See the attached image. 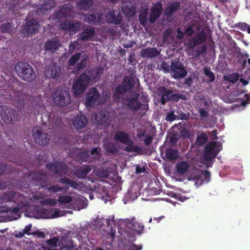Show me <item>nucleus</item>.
Here are the masks:
<instances>
[{
  "mask_svg": "<svg viewBox=\"0 0 250 250\" xmlns=\"http://www.w3.org/2000/svg\"><path fill=\"white\" fill-rule=\"evenodd\" d=\"M92 71L85 70L74 82L72 90L75 96H78L83 93L91 80Z\"/></svg>",
  "mask_w": 250,
  "mask_h": 250,
  "instance_id": "f257e3e1",
  "label": "nucleus"
},
{
  "mask_svg": "<svg viewBox=\"0 0 250 250\" xmlns=\"http://www.w3.org/2000/svg\"><path fill=\"white\" fill-rule=\"evenodd\" d=\"M16 73L22 80L31 82L36 77L35 71L30 64L25 62H19L14 67Z\"/></svg>",
  "mask_w": 250,
  "mask_h": 250,
  "instance_id": "f03ea898",
  "label": "nucleus"
},
{
  "mask_svg": "<svg viewBox=\"0 0 250 250\" xmlns=\"http://www.w3.org/2000/svg\"><path fill=\"white\" fill-rule=\"evenodd\" d=\"M53 103L56 105L64 107L71 103V97L69 91L62 88H58L52 95Z\"/></svg>",
  "mask_w": 250,
  "mask_h": 250,
  "instance_id": "7ed1b4c3",
  "label": "nucleus"
},
{
  "mask_svg": "<svg viewBox=\"0 0 250 250\" xmlns=\"http://www.w3.org/2000/svg\"><path fill=\"white\" fill-rule=\"evenodd\" d=\"M221 144L216 141H211L205 146L204 158L207 161H211L218 154L221 150Z\"/></svg>",
  "mask_w": 250,
  "mask_h": 250,
  "instance_id": "20e7f679",
  "label": "nucleus"
},
{
  "mask_svg": "<svg viewBox=\"0 0 250 250\" xmlns=\"http://www.w3.org/2000/svg\"><path fill=\"white\" fill-rule=\"evenodd\" d=\"M170 68V73L172 74V77L175 79L184 78L188 74L184 64L179 59H176L171 61Z\"/></svg>",
  "mask_w": 250,
  "mask_h": 250,
  "instance_id": "39448f33",
  "label": "nucleus"
},
{
  "mask_svg": "<svg viewBox=\"0 0 250 250\" xmlns=\"http://www.w3.org/2000/svg\"><path fill=\"white\" fill-rule=\"evenodd\" d=\"M139 97V94L136 92H133L130 95H126L123 98L121 103L125 106L133 110L137 111L139 110L142 106V104L138 102Z\"/></svg>",
  "mask_w": 250,
  "mask_h": 250,
  "instance_id": "423d86ee",
  "label": "nucleus"
},
{
  "mask_svg": "<svg viewBox=\"0 0 250 250\" xmlns=\"http://www.w3.org/2000/svg\"><path fill=\"white\" fill-rule=\"evenodd\" d=\"M48 178L46 173L41 171H35L32 174L30 180V184L33 186H39L40 188H46L48 185Z\"/></svg>",
  "mask_w": 250,
  "mask_h": 250,
  "instance_id": "0eeeda50",
  "label": "nucleus"
},
{
  "mask_svg": "<svg viewBox=\"0 0 250 250\" xmlns=\"http://www.w3.org/2000/svg\"><path fill=\"white\" fill-rule=\"evenodd\" d=\"M33 139L35 142L40 146H45L48 144L50 135L43 131L41 126H35L32 130Z\"/></svg>",
  "mask_w": 250,
  "mask_h": 250,
  "instance_id": "6e6552de",
  "label": "nucleus"
},
{
  "mask_svg": "<svg viewBox=\"0 0 250 250\" xmlns=\"http://www.w3.org/2000/svg\"><path fill=\"white\" fill-rule=\"evenodd\" d=\"M82 25L78 20H65L60 23V27L64 31L75 34L82 29Z\"/></svg>",
  "mask_w": 250,
  "mask_h": 250,
  "instance_id": "1a4fd4ad",
  "label": "nucleus"
},
{
  "mask_svg": "<svg viewBox=\"0 0 250 250\" xmlns=\"http://www.w3.org/2000/svg\"><path fill=\"white\" fill-rule=\"evenodd\" d=\"M16 112L11 107L5 105L0 106V116L6 123L12 124L17 119Z\"/></svg>",
  "mask_w": 250,
  "mask_h": 250,
  "instance_id": "9d476101",
  "label": "nucleus"
},
{
  "mask_svg": "<svg viewBox=\"0 0 250 250\" xmlns=\"http://www.w3.org/2000/svg\"><path fill=\"white\" fill-rule=\"evenodd\" d=\"M100 96V93L97 89L96 87H92L85 95V104L86 106L93 107L99 99Z\"/></svg>",
  "mask_w": 250,
  "mask_h": 250,
  "instance_id": "9b49d317",
  "label": "nucleus"
},
{
  "mask_svg": "<svg viewBox=\"0 0 250 250\" xmlns=\"http://www.w3.org/2000/svg\"><path fill=\"white\" fill-rule=\"evenodd\" d=\"M46 168L60 176L65 173L67 170L66 165L59 161L46 164Z\"/></svg>",
  "mask_w": 250,
  "mask_h": 250,
  "instance_id": "f8f14e48",
  "label": "nucleus"
},
{
  "mask_svg": "<svg viewBox=\"0 0 250 250\" xmlns=\"http://www.w3.org/2000/svg\"><path fill=\"white\" fill-rule=\"evenodd\" d=\"M24 197L23 194L11 190L2 193L0 196L1 200L5 202L10 201L15 202H17V201L21 202V200L24 199Z\"/></svg>",
  "mask_w": 250,
  "mask_h": 250,
  "instance_id": "ddd939ff",
  "label": "nucleus"
},
{
  "mask_svg": "<svg viewBox=\"0 0 250 250\" xmlns=\"http://www.w3.org/2000/svg\"><path fill=\"white\" fill-rule=\"evenodd\" d=\"M163 11V4L161 2L155 3L151 8L149 16V21L153 23L160 17Z\"/></svg>",
  "mask_w": 250,
  "mask_h": 250,
  "instance_id": "4468645a",
  "label": "nucleus"
},
{
  "mask_svg": "<svg viewBox=\"0 0 250 250\" xmlns=\"http://www.w3.org/2000/svg\"><path fill=\"white\" fill-rule=\"evenodd\" d=\"M106 21L109 23L119 25L122 21V16L118 10H109L105 15Z\"/></svg>",
  "mask_w": 250,
  "mask_h": 250,
  "instance_id": "2eb2a0df",
  "label": "nucleus"
},
{
  "mask_svg": "<svg viewBox=\"0 0 250 250\" xmlns=\"http://www.w3.org/2000/svg\"><path fill=\"white\" fill-rule=\"evenodd\" d=\"M95 28L92 26H88L80 34L78 39L82 42L93 41L95 37Z\"/></svg>",
  "mask_w": 250,
  "mask_h": 250,
  "instance_id": "dca6fc26",
  "label": "nucleus"
},
{
  "mask_svg": "<svg viewBox=\"0 0 250 250\" xmlns=\"http://www.w3.org/2000/svg\"><path fill=\"white\" fill-rule=\"evenodd\" d=\"M158 92L161 95L160 102L162 105H165L167 101L172 100L173 96L172 90L167 89L166 87L162 86L159 87Z\"/></svg>",
  "mask_w": 250,
  "mask_h": 250,
  "instance_id": "f3484780",
  "label": "nucleus"
},
{
  "mask_svg": "<svg viewBox=\"0 0 250 250\" xmlns=\"http://www.w3.org/2000/svg\"><path fill=\"white\" fill-rule=\"evenodd\" d=\"M61 67L55 63H52L45 69V73L47 77L52 79L59 77L61 74Z\"/></svg>",
  "mask_w": 250,
  "mask_h": 250,
  "instance_id": "a211bd4d",
  "label": "nucleus"
},
{
  "mask_svg": "<svg viewBox=\"0 0 250 250\" xmlns=\"http://www.w3.org/2000/svg\"><path fill=\"white\" fill-rule=\"evenodd\" d=\"M39 28V24L35 19L27 21L24 26V29L28 36L32 35L37 33Z\"/></svg>",
  "mask_w": 250,
  "mask_h": 250,
  "instance_id": "6ab92c4d",
  "label": "nucleus"
},
{
  "mask_svg": "<svg viewBox=\"0 0 250 250\" xmlns=\"http://www.w3.org/2000/svg\"><path fill=\"white\" fill-rule=\"evenodd\" d=\"M73 13V7L66 5H63L60 9L56 13V18L59 20L71 17Z\"/></svg>",
  "mask_w": 250,
  "mask_h": 250,
  "instance_id": "aec40b11",
  "label": "nucleus"
},
{
  "mask_svg": "<svg viewBox=\"0 0 250 250\" xmlns=\"http://www.w3.org/2000/svg\"><path fill=\"white\" fill-rule=\"evenodd\" d=\"M113 139L117 143H122L125 145L130 139L129 134L122 130H117L114 135Z\"/></svg>",
  "mask_w": 250,
  "mask_h": 250,
  "instance_id": "412c9836",
  "label": "nucleus"
},
{
  "mask_svg": "<svg viewBox=\"0 0 250 250\" xmlns=\"http://www.w3.org/2000/svg\"><path fill=\"white\" fill-rule=\"evenodd\" d=\"M61 46V43L58 40H49L45 42L44 48L46 51L54 53Z\"/></svg>",
  "mask_w": 250,
  "mask_h": 250,
  "instance_id": "4be33fe9",
  "label": "nucleus"
},
{
  "mask_svg": "<svg viewBox=\"0 0 250 250\" xmlns=\"http://www.w3.org/2000/svg\"><path fill=\"white\" fill-rule=\"evenodd\" d=\"M60 250H72L74 246L73 241L67 237H61L58 242Z\"/></svg>",
  "mask_w": 250,
  "mask_h": 250,
  "instance_id": "5701e85b",
  "label": "nucleus"
},
{
  "mask_svg": "<svg viewBox=\"0 0 250 250\" xmlns=\"http://www.w3.org/2000/svg\"><path fill=\"white\" fill-rule=\"evenodd\" d=\"M180 7V3L178 1L168 2L165 8L164 14L166 16L171 17Z\"/></svg>",
  "mask_w": 250,
  "mask_h": 250,
  "instance_id": "b1692460",
  "label": "nucleus"
},
{
  "mask_svg": "<svg viewBox=\"0 0 250 250\" xmlns=\"http://www.w3.org/2000/svg\"><path fill=\"white\" fill-rule=\"evenodd\" d=\"M125 92L127 91L124 89V86L121 84L117 85L113 94V100L118 103L122 102V100L126 95Z\"/></svg>",
  "mask_w": 250,
  "mask_h": 250,
  "instance_id": "393cba45",
  "label": "nucleus"
},
{
  "mask_svg": "<svg viewBox=\"0 0 250 250\" xmlns=\"http://www.w3.org/2000/svg\"><path fill=\"white\" fill-rule=\"evenodd\" d=\"M95 120L98 125H107L109 124V116L106 111L102 110L95 115Z\"/></svg>",
  "mask_w": 250,
  "mask_h": 250,
  "instance_id": "a878e982",
  "label": "nucleus"
},
{
  "mask_svg": "<svg viewBox=\"0 0 250 250\" xmlns=\"http://www.w3.org/2000/svg\"><path fill=\"white\" fill-rule=\"evenodd\" d=\"M87 123V118L83 114L78 115L73 121V125L76 129H81L84 127Z\"/></svg>",
  "mask_w": 250,
  "mask_h": 250,
  "instance_id": "bb28decb",
  "label": "nucleus"
},
{
  "mask_svg": "<svg viewBox=\"0 0 250 250\" xmlns=\"http://www.w3.org/2000/svg\"><path fill=\"white\" fill-rule=\"evenodd\" d=\"M91 170V168L89 166L83 165L77 168L74 171V174L78 178L83 179Z\"/></svg>",
  "mask_w": 250,
  "mask_h": 250,
  "instance_id": "cd10ccee",
  "label": "nucleus"
},
{
  "mask_svg": "<svg viewBox=\"0 0 250 250\" xmlns=\"http://www.w3.org/2000/svg\"><path fill=\"white\" fill-rule=\"evenodd\" d=\"M135 84V80L133 77L131 76H126L124 78L122 84L124 89L127 92L131 91Z\"/></svg>",
  "mask_w": 250,
  "mask_h": 250,
  "instance_id": "c85d7f7f",
  "label": "nucleus"
},
{
  "mask_svg": "<svg viewBox=\"0 0 250 250\" xmlns=\"http://www.w3.org/2000/svg\"><path fill=\"white\" fill-rule=\"evenodd\" d=\"M160 53V51L156 48L147 47L142 50L141 56L143 58H152L158 56Z\"/></svg>",
  "mask_w": 250,
  "mask_h": 250,
  "instance_id": "c756f323",
  "label": "nucleus"
},
{
  "mask_svg": "<svg viewBox=\"0 0 250 250\" xmlns=\"http://www.w3.org/2000/svg\"><path fill=\"white\" fill-rule=\"evenodd\" d=\"M93 4V0H79L77 3V6L80 10L87 11Z\"/></svg>",
  "mask_w": 250,
  "mask_h": 250,
  "instance_id": "7c9ffc66",
  "label": "nucleus"
},
{
  "mask_svg": "<svg viewBox=\"0 0 250 250\" xmlns=\"http://www.w3.org/2000/svg\"><path fill=\"white\" fill-rule=\"evenodd\" d=\"M189 167L188 163L186 161L178 162L176 165V169L177 173L184 175Z\"/></svg>",
  "mask_w": 250,
  "mask_h": 250,
  "instance_id": "2f4dec72",
  "label": "nucleus"
},
{
  "mask_svg": "<svg viewBox=\"0 0 250 250\" xmlns=\"http://www.w3.org/2000/svg\"><path fill=\"white\" fill-rule=\"evenodd\" d=\"M125 145L126 146L125 147L124 149L126 152H135L138 154H141V152L142 150L141 147L139 146L134 145L133 142L131 138L128 141V142L126 143Z\"/></svg>",
  "mask_w": 250,
  "mask_h": 250,
  "instance_id": "473e14b6",
  "label": "nucleus"
},
{
  "mask_svg": "<svg viewBox=\"0 0 250 250\" xmlns=\"http://www.w3.org/2000/svg\"><path fill=\"white\" fill-rule=\"evenodd\" d=\"M129 224L131 225L132 229L139 234H142L144 230V226L139 223L135 218L131 219Z\"/></svg>",
  "mask_w": 250,
  "mask_h": 250,
  "instance_id": "72a5a7b5",
  "label": "nucleus"
},
{
  "mask_svg": "<svg viewBox=\"0 0 250 250\" xmlns=\"http://www.w3.org/2000/svg\"><path fill=\"white\" fill-rule=\"evenodd\" d=\"M35 214L37 218L44 219L51 218L50 210L44 208H41L37 209Z\"/></svg>",
  "mask_w": 250,
  "mask_h": 250,
  "instance_id": "f704fd0d",
  "label": "nucleus"
},
{
  "mask_svg": "<svg viewBox=\"0 0 250 250\" xmlns=\"http://www.w3.org/2000/svg\"><path fill=\"white\" fill-rule=\"evenodd\" d=\"M192 39L198 45H200L203 43L207 40V34L204 30H202L196 34V36Z\"/></svg>",
  "mask_w": 250,
  "mask_h": 250,
  "instance_id": "c9c22d12",
  "label": "nucleus"
},
{
  "mask_svg": "<svg viewBox=\"0 0 250 250\" xmlns=\"http://www.w3.org/2000/svg\"><path fill=\"white\" fill-rule=\"evenodd\" d=\"M59 182L60 183L65 184L67 185V188L70 187L76 189L79 186V184L77 182L68 178V177H65L61 178L59 179Z\"/></svg>",
  "mask_w": 250,
  "mask_h": 250,
  "instance_id": "e433bc0d",
  "label": "nucleus"
},
{
  "mask_svg": "<svg viewBox=\"0 0 250 250\" xmlns=\"http://www.w3.org/2000/svg\"><path fill=\"white\" fill-rule=\"evenodd\" d=\"M104 146V149L108 153L114 154L117 153L119 151L115 144L111 142L105 143Z\"/></svg>",
  "mask_w": 250,
  "mask_h": 250,
  "instance_id": "4c0bfd02",
  "label": "nucleus"
},
{
  "mask_svg": "<svg viewBox=\"0 0 250 250\" xmlns=\"http://www.w3.org/2000/svg\"><path fill=\"white\" fill-rule=\"evenodd\" d=\"M148 13V8H146L143 11L140 12L139 15V21L140 23L145 26L146 25L147 21V17Z\"/></svg>",
  "mask_w": 250,
  "mask_h": 250,
  "instance_id": "58836bf2",
  "label": "nucleus"
},
{
  "mask_svg": "<svg viewBox=\"0 0 250 250\" xmlns=\"http://www.w3.org/2000/svg\"><path fill=\"white\" fill-rule=\"evenodd\" d=\"M123 12L128 17L133 16L135 13V8L131 4H125L122 7Z\"/></svg>",
  "mask_w": 250,
  "mask_h": 250,
  "instance_id": "ea45409f",
  "label": "nucleus"
},
{
  "mask_svg": "<svg viewBox=\"0 0 250 250\" xmlns=\"http://www.w3.org/2000/svg\"><path fill=\"white\" fill-rule=\"evenodd\" d=\"M87 62V57L83 58L81 61L78 62L75 67V70L76 74H78L81 70L85 69L86 67Z\"/></svg>",
  "mask_w": 250,
  "mask_h": 250,
  "instance_id": "a19ab883",
  "label": "nucleus"
},
{
  "mask_svg": "<svg viewBox=\"0 0 250 250\" xmlns=\"http://www.w3.org/2000/svg\"><path fill=\"white\" fill-rule=\"evenodd\" d=\"M24 200L25 198H24V199L21 200V201H18L15 202L14 203L17 204V206L15 208H10V212L11 214H18L20 210L22 208V207H24Z\"/></svg>",
  "mask_w": 250,
  "mask_h": 250,
  "instance_id": "79ce46f5",
  "label": "nucleus"
},
{
  "mask_svg": "<svg viewBox=\"0 0 250 250\" xmlns=\"http://www.w3.org/2000/svg\"><path fill=\"white\" fill-rule=\"evenodd\" d=\"M224 80L232 83H235L239 79V75L237 73H234L229 75L224 76Z\"/></svg>",
  "mask_w": 250,
  "mask_h": 250,
  "instance_id": "37998d69",
  "label": "nucleus"
},
{
  "mask_svg": "<svg viewBox=\"0 0 250 250\" xmlns=\"http://www.w3.org/2000/svg\"><path fill=\"white\" fill-rule=\"evenodd\" d=\"M82 54V53H77L70 57L67 62L68 65L71 66H74L76 64V62L80 60Z\"/></svg>",
  "mask_w": 250,
  "mask_h": 250,
  "instance_id": "c03bdc74",
  "label": "nucleus"
},
{
  "mask_svg": "<svg viewBox=\"0 0 250 250\" xmlns=\"http://www.w3.org/2000/svg\"><path fill=\"white\" fill-rule=\"evenodd\" d=\"M45 189L50 193H54L56 194H61L60 192L62 191L63 188L60 187L58 185H55L46 187Z\"/></svg>",
  "mask_w": 250,
  "mask_h": 250,
  "instance_id": "a18cd8bd",
  "label": "nucleus"
},
{
  "mask_svg": "<svg viewBox=\"0 0 250 250\" xmlns=\"http://www.w3.org/2000/svg\"><path fill=\"white\" fill-rule=\"evenodd\" d=\"M166 156L167 158L169 160H175L177 159L178 157L177 151L173 149L167 150L166 152Z\"/></svg>",
  "mask_w": 250,
  "mask_h": 250,
  "instance_id": "49530a36",
  "label": "nucleus"
},
{
  "mask_svg": "<svg viewBox=\"0 0 250 250\" xmlns=\"http://www.w3.org/2000/svg\"><path fill=\"white\" fill-rule=\"evenodd\" d=\"M208 135L206 133L202 132L196 138V142L199 146H203L208 141Z\"/></svg>",
  "mask_w": 250,
  "mask_h": 250,
  "instance_id": "de8ad7c7",
  "label": "nucleus"
},
{
  "mask_svg": "<svg viewBox=\"0 0 250 250\" xmlns=\"http://www.w3.org/2000/svg\"><path fill=\"white\" fill-rule=\"evenodd\" d=\"M84 17L85 21L87 22L94 24L96 23L97 16L96 13H87L85 14Z\"/></svg>",
  "mask_w": 250,
  "mask_h": 250,
  "instance_id": "09e8293b",
  "label": "nucleus"
},
{
  "mask_svg": "<svg viewBox=\"0 0 250 250\" xmlns=\"http://www.w3.org/2000/svg\"><path fill=\"white\" fill-rule=\"evenodd\" d=\"M0 31L2 33H10L12 31V25L11 22H6L2 23L0 28Z\"/></svg>",
  "mask_w": 250,
  "mask_h": 250,
  "instance_id": "8fccbe9b",
  "label": "nucleus"
},
{
  "mask_svg": "<svg viewBox=\"0 0 250 250\" xmlns=\"http://www.w3.org/2000/svg\"><path fill=\"white\" fill-rule=\"evenodd\" d=\"M73 198L69 195L60 196L58 198V201L62 204L72 203Z\"/></svg>",
  "mask_w": 250,
  "mask_h": 250,
  "instance_id": "3c124183",
  "label": "nucleus"
},
{
  "mask_svg": "<svg viewBox=\"0 0 250 250\" xmlns=\"http://www.w3.org/2000/svg\"><path fill=\"white\" fill-rule=\"evenodd\" d=\"M204 72L205 75L208 77L209 82H212L215 80V76L213 73L210 71L209 68L205 67L204 68Z\"/></svg>",
  "mask_w": 250,
  "mask_h": 250,
  "instance_id": "603ef678",
  "label": "nucleus"
},
{
  "mask_svg": "<svg viewBox=\"0 0 250 250\" xmlns=\"http://www.w3.org/2000/svg\"><path fill=\"white\" fill-rule=\"evenodd\" d=\"M72 204L75 205L78 210L84 208V202L80 198H74L72 202Z\"/></svg>",
  "mask_w": 250,
  "mask_h": 250,
  "instance_id": "864d4df0",
  "label": "nucleus"
},
{
  "mask_svg": "<svg viewBox=\"0 0 250 250\" xmlns=\"http://www.w3.org/2000/svg\"><path fill=\"white\" fill-rule=\"evenodd\" d=\"M59 238L58 237H53V238L47 240L46 241V244L51 247L52 248H55L58 246Z\"/></svg>",
  "mask_w": 250,
  "mask_h": 250,
  "instance_id": "5fc2aeb1",
  "label": "nucleus"
},
{
  "mask_svg": "<svg viewBox=\"0 0 250 250\" xmlns=\"http://www.w3.org/2000/svg\"><path fill=\"white\" fill-rule=\"evenodd\" d=\"M78 157L83 162H86L89 157V153L87 150L82 151L78 153Z\"/></svg>",
  "mask_w": 250,
  "mask_h": 250,
  "instance_id": "6e6d98bb",
  "label": "nucleus"
},
{
  "mask_svg": "<svg viewBox=\"0 0 250 250\" xmlns=\"http://www.w3.org/2000/svg\"><path fill=\"white\" fill-rule=\"evenodd\" d=\"M180 99L186 101L187 99L186 95L182 94H175L172 96V100L174 102H178Z\"/></svg>",
  "mask_w": 250,
  "mask_h": 250,
  "instance_id": "4d7b16f0",
  "label": "nucleus"
},
{
  "mask_svg": "<svg viewBox=\"0 0 250 250\" xmlns=\"http://www.w3.org/2000/svg\"><path fill=\"white\" fill-rule=\"evenodd\" d=\"M96 175L100 178H107L109 175V173L106 170H101L97 171Z\"/></svg>",
  "mask_w": 250,
  "mask_h": 250,
  "instance_id": "13d9d810",
  "label": "nucleus"
},
{
  "mask_svg": "<svg viewBox=\"0 0 250 250\" xmlns=\"http://www.w3.org/2000/svg\"><path fill=\"white\" fill-rule=\"evenodd\" d=\"M161 67L164 70L165 72H170V65L165 61H163L161 64Z\"/></svg>",
  "mask_w": 250,
  "mask_h": 250,
  "instance_id": "bf43d9fd",
  "label": "nucleus"
},
{
  "mask_svg": "<svg viewBox=\"0 0 250 250\" xmlns=\"http://www.w3.org/2000/svg\"><path fill=\"white\" fill-rule=\"evenodd\" d=\"M176 119V116L174 114V111L169 112L166 116V120L168 122H172Z\"/></svg>",
  "mask_w": 250,
  "mask_h": 250,
  "instance_id": "052dcab7",
  "label": "nucleus"
},
{
  "mask_svg": "<svg viewBox=\"0 0 250 250\" xmlns=\"http://www.w3.org/2000/svg\"><path fill=\"white\" fill-rule=\"evenodd\" d=\"M236 27L239 28L242 31H245L247 30V29H248L249 25L245 22L238 23L236 24Z\"/></svg>",
  "mask_w": 250,
  "mask_h": 250,
  "instance_id": "680f3d73",
  "label": "nucleus"
},
{
  "mask_svg": "<svg viewBox=\"0 0 250 250\" xmlns=\"http://www.w3.org/2000/svg\"><path fill=\"white\" fill-rule=\"evenodd\" d=\"M185 33L188 36H191L194 33V30L193 29V25H190L185 30Z\"/></svg>",
  "mask_w": 250,
  "mask_h": 250,
  "instance_id": "e2e57ef3",
  "label": "nucleus"
},
{
  "mask_svg": "<svg viewBox=\"0 0 250 250\" xmlns=\"http://www.w3.org/2000/svg\"><path fill=\"white\" fill-rule=\"evenodd\" d=\"M207 50L206 46L205 45H202L200 47L199 49H198L196 51V57H199L202 53H206Z\"/></svg>",
  "mask_w": 250,
  "mask_h": 250,
  "instance_id": "0e129e2a",
  "label": "nucleus"
},
{
  "mask_svg": "<svg viewBox=\"0 0 250 250\" xmlns=\"http://www.w3.org/2000/svg\"><path fill=\"white\" fill-rule=\"evenodd\" d=\"M77 47V44L71 42L68 46V53L72 54L75 50Z\"/></svg>",
  "mask_w": 250,
  "mask_h": 250,
  "instance_id": "69168bd1",
  "label": "nucleus"
},
{
  "mask_svg": "<svg viewBox=\"0 0 250 250\" xmlns=\"http://www.w3.org/2000/svg\"><path fill=\"white\" fill-rule=\"evenodd\" d=\"M199 113L200 114V116L202 118H207L208 115V112L206 110L202 108H200L199 109Z\"/></svg>",
  "mask_w": 250,
  "mask_h": 250,
  "instance_id": "338daca9",
  "label": "nucleus"
},
{
  "mask_svg": "<svg viewBox=\"0 0 250 250\" xmlns=\"http://www.w3.org/2000/svg\"><path fill=\"white\" fill-rule=\"evenodd\" d=\"M193 80L191 77H189L188 78H186L184 82L182 83L183 84L186 85L188 86H189L191 85V83H192Z\"/></svg>",
  "mask_w": 250,
  "mask_h": 250,
  "instance_id": "774afa93",
  "label": "nucleus"
}]
</instances>
